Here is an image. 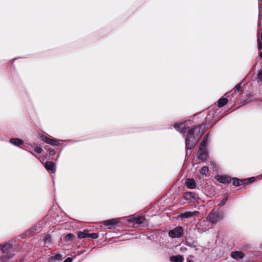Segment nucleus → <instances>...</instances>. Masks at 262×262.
I'll list each match as a JSON object with an SVG mask.
<instances>
[{"instance_id": "21", "label": "nucleus", "mask_w": 262, "mask_h": 262, "mask_svg": "<svg viewBox=\"0 0 262 262\" xmlns=\"http://www.w3.org/2000/svg\"><path fill=\"white\" fill-rule=\"evenodd\" d=\"M40 137H41V140H42L43 142H46V143H48V144H50V142H51V139H50V138H49L47 137V136H45V135H41V136H40Z\"/></svg>"}, {"instance_id": "1", "label": "nucleus", "mask_w": 262, "mask_h": 262, "mask_svg": "<svg viewBox=\"0 0 262 262\" xmlns=\"http://www.w3.org/2000/svg\"><path fill=\"white\" fill-rule=\"evenodd\" d=\"M175 128L181 133H185L187 130V135L185 139L186 148V155L189 154L188 150L193 148L198 143L199 139L203 134L204 125H198L192 129H187L186 122L177 124L174 125Z\"/></svg>"}, {"instance_id": "29", "label": "nucleus", "mask_w": 262, "mask_h": 262, "mask_svg": "<svg viewBox=\"0 0 262 262\" xmlns=\"http://www.w3.org/2000/svg\"><path fill=\"white\" fill-rule=\"evenodd\" d=\"M241 87L240 84H237L235 88V91H239L241 90Z\"/></svg>"}, {"instance_id": "11", "label": "nucleus", "mask_w": 262, "mask_h": 262, "mask_svg": "<svg viewBox=\"0 0 262 262\" xmlns=\"http://www.w3.org/2000/svg\"><path fill=\"white\" fill-rule=\"evenodd\" d=\"M185 184L189 189H194L196 186L195 181L193 179H187L186 181Z\"/></svg>"}, {"instance_id": "30", "label": "nucleus", "mask_w": 262, "mask_h": 262, "mask_svg": "<svg viewBox=\"0 0 262 262\" xmlns=\"http://www.w3.org/2000/svg\"><path fill=\"white\" fill-rule=\"evenodd\" d=\"M63 262H72V259L70 257H68Z\"/></svg>"}, {"instance_id": "32", "label": "nucleus", "mask_w": 262, "mask_h": 262, "mask_svg": "<svg viewBox=\"0 0 262 262\" xmlns=\"http://www.w3.org/2000/svg\"><path fill=\"white\" fill-rule=\"evenodd\" d=\"M227 200V198L224 199L222 200V201L221 202V204L222 205H224V204L226 203V202Z\"/></svg>"}, {"instance_id": "27", "label": "nucleus", "mask_w": 262, "mask_h": 262, "mask_svg": "<svg viewBox=\"0 0 262 262\" xmlns=\"http://www.w3.org/2000/svg\"><path fill=\"white\" fill-rule=\"evenodd\" d=\"M206 144H207V142L206 141H202L200 145V147H201V148H206Z\"/></svg>"}, {"instance_id": "33", "label": "nucleus", "mask_w": 262, "mask_h": 262, "mask_svg": "<svg viewBox=\"0 0 262 262\" xmlns=\"http://www.w3.org/2000/svg\"><path fill=\"white\" fill-rule=\"evenodd\" d=\"M208 135H206V136H205V137L204 138V139H203V141H206V142L207 143V141H208Z\"/></svg>"}, {"instance_id": "3", "label": "nucleus", "mask_w": 262, "mask_h": 262, "mask_svg": "<svg viewBox=\"0 0 262 262\" xmlns=\"http://www.w3.org/2000/svg\"><path fill=\"white\" fill-rule=\"evenodd\" d=\"M184 234V229L181 226H178L168 232L169 236L172 238H180Z\"/></svg>"}, {"instance_id": "10", "label": "nucleus", "mask_w": 262, "mask_h": 262, "mask_svg": "<svg viewBox=\"0 0 262 262\" xmlns=\"http://www.w3.org/2000/svg\"><path fill=\"white\" fill-rule=\"evenodd\" d=\"M119 222L117 219H111L104 221V224L106 226H109L108 228L111 229L116 226Z\"/></svg>"}, {"instance_id": "24", "label": "nucleus", "mask_w": 262, "mask_h": 262, "mask_svg": "<svg viewBox=\"0 0 262 262\" xmlns=\"http://www.w3.org/2000/svg\"><path fill=\"white\" fill-rule=\"evenodd\" d=\"M59 141L56 139H51V141L50 143V145H53V146H57L59 145Z\"/></svg>"}, {"instance_id": "35", "label": "nucleus", "mask_w": 262, "mask_h": 262, "mask_svg": "<svg viewBox=\"0 0 262 262\" xmlns=\"http://www.w3.org/2000/svg\"><path fill=\"white\" fill-rule=\"evenodd\" d=\"M259 56H260V57L262 58V52H260Z\"/></svg>"}, {"instance_id": "15", "label": "nucleus", "mask_w": 262, "mask_h": 262, "mask_svg": "<svg viewBox=\"0 0 262 262\" xmlns=\"http://www.w3.org/2000/svg\"><path fill=\"white\" fill-rule=\"evenodd\" d=\"M10 142L15 146H19L24 143V141L19 138H11L10 140Z\"/></svg>"}, {"instance_id": "22", "label": "nucleus", "mask_w": 262, "mask_h": 262, "mask_svg": "<svg viewBox=\"0 0 262 262\" xmlns=\"http://www.w3.org/2000/svg\"><path fill=\"white\" fill-rule=\"evenodd\" d=\"M99 237L98 234L96 233H89V237L93 238V239H96Z\"/></svg>"}, {"instance_id": "26", "label": "nucleus", "mask_w": 262, "mask_h": 262, "mask_svg": "<svg viewBox=\"0 0 262 262\" xmlns=\"http://www.w3.org/2000/svg\"><path fill=\"white\" fill-rule=\"evenodd\" d=\"M61 257V255L59 254H56L55 255L53 256L52 257V258L54 259V260H56V259H60Z\"/></svg>"}, {"instance_id": "4", "label": "nucleus", "mask_w": 262, "mask_h": 262, "mask_svg": "<svg viewBox=\"0 0 262 262\" xmlns=\"http://www.w3.org/2000/svg\"><path fill=\"white\" fill-rule=\"evenodd\" d=\"M258 27L259 28L257 31V42L258 44L259 50H261L262 42L260 41V40L262 41V13L261 12H259V13Z\"/></svg>"}, {"instance_id": "2", "label": "nucleus", "mask_w": 262, "mask_h": 262, "mask_svg": "<svg viewBox=\"0 0 262 262\" xmlns=\"http://www.w3.org/2000/svg\"><path fill=\"white\" fill-rule=\"evenodd\" d=\"M0 250L2 251V253L0 254V257L3 261L9 260L14 255L13 245L11 243L0 245Z\"/></svg>"}, {"instance_id": "5", "label": "nucleus", "mask_w": 262, "mask_h": 262, "mask_svg": "<svg viewBox=\"0 0 262 262\" xmlns=\"http://www.w3.org/2000/svg\"><path fill=\"white\" fill-rule=\"evenodd\" d=\"M184 199L189 202H197L199 200V196L194 192H187L184 193Z\"/></svg>"}, {"instance_id": "13", "label": "nucleus", "mask_w": 262, "mask_h": 262, "mask_svg": "<svg viewBox=\"0 0 262 262\" xmlns=\"http://www.w3.org/2000/svg\"><path fill=\"white\" fill-rule=\"evenodd\" d=\"M45 166L47 170L51 171L52 173H55L56 168L55 164L52 162H47Z\"/></svg>"}, {"instance_id": "14", "label": "nucleus", "mask_w": 262, "mask_h": 262, "mask_svg": "<svg viewBox=\"0 0 262 262\" xmlns=\"http://www.w3.org/2000/svg\"><path fill=\"white\" fill-rule=\"evenodd\" d=\"M131 220L133 222L138 224H141L143 223L145 220V218L143 216H134L132 217Z\"/></svg>"}, {"instance_id": "34", "label": "nucleus", "mask_w": 262, "mask_h": 262, "mask_svg": "<svg viewBox=\"0 0 262 262\" xmlns=\"http://www.w3.org/2000/svg\"><path fill=\"white\" fill-rule=\"evenodd\" d=\"M31 153L33 155H34V156H35V157H36V158H37L38 159H39V158L37 156H35V155L34 154H33L32 152H31Z\"/></svg>"}, {"instance_id": "18", "label": "nucleus", "mask_w": 262, "mask_h": 262, "mask_svg": "<svg viewBox=\"0 0 262 262\" xmlns=\"http://www.w3.org/2000/svg\"><path fill=\"white\" fill-rule=\"evenodd\" d=\"M78 236L79 238L89 237V231L84 230L83 231L79 232L78 234Z\"/></svg>"}, {"instance_id": "7", "label": "nucleus", "mask_w": 262, "mask_h": 262, "mask_svg": "<svg viewBox=\"0 0 262 262\" xmlns=\"http://www.w3.org/2000/svg\"><path fill=\"white\" fill-rule=\"evenodd\" d=\"M198 157L199 159L205 161L208 159V155L206 148L199 147L198 151Z\"/></svg>"}, {"instance_id": "17", "label": "nucleus", "mask_w": 262, "mask_h": 262, "mask_svg": "<svg viewBox=\"0 0 262 262\" xmlns=\"http://www.w3.org/2000/svg\"><path fill=\"white\" fill-rule=\"evenodd\" d=\"M170 260L172 262H183V258L181 255L172 256L170 257Z\"/></svg>"}, {"instance_id": "25", "label": "nucleus", "mask_w": 262, "mask_h": 262, "mask_svg": "<svg viewBox=\"0 0 262 262\" xmlns=\"http://www.w3.org/2000/svg\"><path fill=\"white\" fill-rule=\"evenodd\" d=\"M257 78L259 80L262 81V70H260L258 72L257 74Z\"/></svg>"}, {"instance_id": "36", "label": "nucleus", "mask_w": 262, "mask_h": 262, "mask_svg": "<svg viewBox=\"0 0 262 262\" xmlns=\"http://www.w3.org/2000/svg\"><path fill=\"white\" fill-rule=\"evenodd\" d=\"M262 2V0H260Z\"/></svg>"}, {"instance_id": "8", "label": "nucleus", "mask_w": 262, "mask_h": 262, "mask_svg": "<svg viewBox=\"0 0 262 262\" xmlns=\"http://www.w3.org/2000/svg\"><path fill=\"white\" fill-rule=\"evenodd\" d=\"M199 214V211H193V212L188 211V212H185L180 214V217L181 219H187V218L192 217L194 216L198 215Z\"/></svg>"}, {"instance_id": "12", "label": "nucleus", "mask_w": 262, "mask_h": 262, "mask_svg": "<svg viewBox=\"0 0 262 262\" xmlns=\"http://www.w3.org/2000/svg\"><path fill=\"white\" fill-rule=\"evenodd\" d=\"M244 256V254L241 251H235L231 253V257L235 259H242Z\"/></svg>"}, {"instance_id": "31", "label": "nucleus", "mask_w": 262, "mask_h": 262, "mask_svg": "<svg viewBox=\"0 0 262 262\" xmlns=\"http://www.w3.org/2000/svg\"><path fill=\"white\" fill-rule=\"evenodd\" d=\"M67 236L68 237V239H72L74 236L72 234H69L67 235Z\"/></svg>"}, {"instance_id": "16", "label": "nucleus", "mask_w": 262, "mask_h": 262, "mask_svg": "<svg viewBox=\"0 0 262 262\" xmlns=\"http://www.w3.org/2000/svg\"><path fill=\"white\" fill-rule=\"evenodd\" d=\"M228 102V100L226 98L222 97L219 100L217 105L219 107H221L226 105Z\"/></svg>"}, {"instance_id": "6", "label": "nucleus", "mask_w": 262, "mask_h": 262, "mask_svg": "<svg viewBox=\"0 0 262 262\" xmlns=\"http://www.w3.org/2000/svg\"><path fill=\"white\" fill-rule=\"evenodd\" d=\"M223 214L220 212H211L208 215V218L210 222L215 223L223 218Z\"/></svg>"}, {"instance_id": "19", "label": "nucleus", "mask_w": 262, "mask_h": 262, "mask_svg": "<svg viewBox=\"0 0 262 262\" xmlns=\"http://www.w3.org/2000/svg\"><path fill=\"white\" fill-rule=\"evenodd\" d=\"M30 146L34 148L35 151L37 152V154H40L42 149V148L38 146L36 144L33 143V144H31Z\"/></svg>"}, {"instance_id": "23", "label": "nucleus", "mask_w": 262, "mask_h": 262, "mask_svg": "<svg viewBox=\"0 0 262 262\" xmlns=\"http://www.w3.org/2000/svg\"><path fill=\"white\" fill-rule=\"evenodd\" d=\"M242 182L238 179H234L233 181V184L235 186H239Z\"/></svg>"}, {"instance_id": "20", "label": "nucleus", "mask_w": 262, "mask_h": 262, "mask_svg": "<svg viewBox=\"0 0 262 262\" xmlns=\"http://www.w3.org/2000/svg\"><path fill=\"white\" fill-rule=\"evenodd\" d=\"M209 171V169H208V167L207 166H203V167H202V168L200 169V173L202 174V175H205V176H207V173Z\"/></svg>"}, {"instance_id": "28", "label": "nucleus", "mask_w": 262, "mask_h": 262, "mask_svg": "<svg viewBox=\"0 0 262 262\" xmlns=\"http://www.w3.org/2000/svg\"><path fill=\"white\" fill-rule=\"evenodd\" d=\"M49 152L51 156H53L55 154V151L53 149H49Z\"/></svg>"}, {"instance_id": "9", "label": "nucleus", "mask_w": 262, "mask_h": 262, "mask_svg": "<svg viewBox=\"0 0 262 262\" xmlns=\"http://www.w3.org/2000/svg\"><path fill=\"white\" fill-rule=\"evenodd\" d=\"M215 178L219 182L222 183H227L230 181V178L227 176L217 175Z\"/></svg>"}]
</instances>
